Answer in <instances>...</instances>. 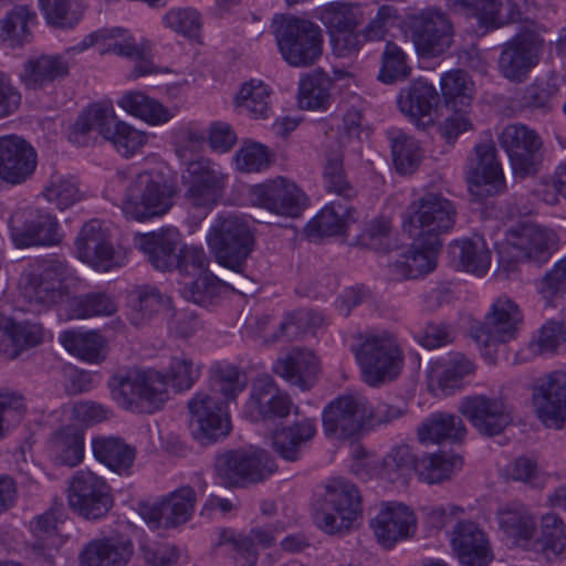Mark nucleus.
Segmentation results:
<instances>
[{"label": "nucleus", "instance_id": "nucleus-1", "mask_svg": "<svg viewBox=\"0 0 566 566\" xmlns=\"http://www.w3.org/2000/svg\"><path fill=\"white\" fill-rule=\"evenodd\" d=\"M201 376V364L190 355H172L165 373L157 369L129 370L115 375L108 381L113 399L130 411L154 412L163 407L168 398L167 385L176 391L193 387Z\"/></svg>", "mask_w": 566, "mask_h": 566}, {"label": "nucleus", "instance_id": "nucleus-2", "mask_svg": "<svg viewBox=\"0 0 566 566\" xmlns=\"http://www.w3.org/2000/svg\"><path fill=\"white\" fill-rule=\"evenodd\" d=\"M105 196L136 221L163 217L174 206L177 186L167 167L147 170L128 167L118 170L106 184Z\"/></svg>", "mask_w": 566, "mask_h": 566}, {"label": "nucleus", "instance_id": "nucleus-3", "mask_svg": "<svg viewBox=\"0 0 566 566\" xmlns=\"http://www.w3.org/2000/svg\"><path fill=\"white\" fill-rule=\"evenodd\" d=\"M315 17L326 28L333 52L339 57L355 56L366 43L382 41L398 18L396 8L381 6L367 25L359 29V12L345 2H331L317 9Z\"/></svg>", "mask_w": 566, "mask_h": 566}, {"label": "nucleus", "instance_id": "nucleus-4", "mask_svg": "<svg viewBox=\"0 0 566 566\" xmlns=\"http://www.w3.org/2000/svg\"><path fill=\"white\" fill-rule=\"evenodd\" d=\"M214 386L211 392L199 391L189 402L191 422L197 427V438L217 441L224 438L231 430L228 403L245 388L237 367L219 364L214 369Z\"/></svg>", "mask_w": 566, "mask_h": 566}, {"label": "nucleus", "instance_id": "nucleus-5", "mask_svg": "<svg viewBox=\"0 0 566 566\" xmlns=\"http://www.w3.org/2000/svg\"><path fill=\"white\" fill-rule=\"evenodd\" d=\"M91 133H97L109 142L116 153L125 158L135 156L148 142L145 132L117 118L111 102L93 103L85 108L74 123L69 138L77 145H85Z\"/></svg>", "mask_w": 566, "mask_h": 566}, {"label": "nucleus", "instance_id": "nucleus-6", "mask_svg": "<svg viewBox=\"0 0 566 566\" xmlns=\"http://www.w3.org/2000/svg\"><path fill=\"white\" fill-rule=\"evenodd\" d=\"M67 262L56 255L29 261L20 275L17 311L39 315L56 304L61 290L56 286L67 275Z\"/></svg>", "mask_w": 566, "mask_h": 566}, {"label": "nucleus", "instance_id": "nucleus-7", "mask_svg": "<svg viewBox=\"0 0 566 566\" xmlns=\"http://www.w3.org/2000/svg\"><path fill=\"white\" fill-rule=\"evenodd\" d=\"M206 241L220 265L242 273L253 251L254 233L244 217L235 212H220L213 219Z\"/></svg>", "mask_w": 566, "mask_h": 566}, {"label": "nucleus", "instance_id": "nucleus-8", "mask_svg": "<svg viewBox=\"0 0 566 566\" xmlns=\"http://www.w3.org/2000/svg\"><path fill=\"white\" fill-rule=\"evenodd\" d=\"M556 233L533 222H520L510 228L501 241L494 243L500 264L513 271L520 263H547L556 251Z\"/></svg>", "mask_w": 566, "mask_h": 566}, {"label": "nucleus", "instance_id": "nucleus-9", "mask_svg": "<svg viewBox=\"0 0 566 566\" xmlns=\"http://www.w3.org/2000/svg\"><path fill=\"white\" fill-rule=\"evenodd\" d=\"M180 180L187 205L207 216L223 199L229 185V174L220 164L200 157L185 164Z\"/></svg>", "mask_w": 566, "mask_h": 566}, {"label": "nucleus", "instance_id": "nucleus-10", "mask_svg": "<svg viewBox=\"0 0 566 566\" xmlns=\"http://www.w3.org/2000/svg\"><path fill=\"white\" fill-rule=\"evenodd\" d=\"M274 35L283 60L293 67L315 64L323 54L324 38L319 25L297 17H283Z\"/></svg>", "mask_w": 566, "mask_h": 566}, {"label": "nucleus", "instance_id": "nucleus-11", "mask_svg": "<svg viewBox=\"0 0 566 566\" xmlns=\"http://www.w3.org/2000/svg\"><path fill=\"white\" fill-rule=\"evenodd\" d=\"M400 29L420 57L440 56L452 44L453 25L448 15L437 8H424L407 14Z\"/></svg>", "mask_w": 566, "mask_h": 566}, {"label": "nucleus", "instance_id": "nucleus-12", "mask_svg": "<svg viewBox=\"0 0 566 566\" xmlns=\"http://www.w3.org/2000/svg\"><path fill=\"white\" fill-rule=\"evenodd\" d=\"M355 357L365 382L374 387L395 379L403 363L397 339L386 331L365 335L355 350Z\"/></svg>", "mask_w": 566, "mask_h": 566}, {"label": "nucleus", "instance_id": "nucleus-13", "mask_svg": "<svg viewBox=\"0 0 566 566\" xmlns=\"http://www.w3.org/2000/svg\"><path fill=\"white\" fill-rule=\"evenodd\" d=\"M454 203L439 193L428 192L413 200L405 211L402 227L411 237L440 239L455 223Z\"/></svg>", "mask_w": 566, "mask_h": 566}, {"label": "nucleus", "instance_id": "nucleus-14", "mask_svg": "<svg viewBox=\"0 0 566 566\" xmlns=\"http://www.w3.org/2000/svg\"><path fill=\"white\" fill-rule=\"evenodd\" d=\"M9 232L13 245L19 249L53 247L63 238L56 217L45 209L31 206L12 213Z\"/></svg>", "mask_w": 566, "mask_h": 566}, {"label": "nucleus", "instance_id": "nucleus-15", "mask_svg": "<svg viewBox=\"0 0 566 566\" xmlns=\"http://www.w3.org/2000/svg\"><path fill=\"white\" fill-rule=\"evenodd\" d=\"M360 512L359 491L344 479H335L326 485L322 509L315 515L317 526L328 534L349 530Z\"/></svg>", "mask_w": 566, "mask_h": 566}, {"label": "nucleus", "instance_id": "nucleus-16", "mask_svg": "<svg viewBox=\"0 0 566 566\" xmlns=\"http://www.w3.org/2000/svg\"><path fill=\"white\" fill-rule=\"evenodd\" d=\"M276 470L274 460L261 449L232 450L218 457L216 471L229 486L259 483Z\"/></svg>", "mask_w": 566, "mask_h": 566}, {"label": "nucleus", "instance_id": "nucleus-17", "mask_svg": "<svg viewBox=\"0 0 566 566\" xmlns=\"http://www.w3.org/2000/svg\"><path fill=\"white\" fill-rule=\"evenodd\" d=\"M368 400L359 394L342 395L324 407L323 430L327 438L348 440L357 438L366 428Z\"/></svg>", "mask_w": 566, "mask_h": 566}, {"label": "nucleus", "instance_id": "nucleus-18", "mask_svg": "<svg viewBox=\"0 0 566 566\" xmlns=\"http://www.w3.org/2000/svg\"><path fill=\"white\" fill-rule=\"evenodd\" d=\"M499 143L509 156L512 169L520 177L534 176L543 160V139L525 124L506 125L499 136Z\"/></svg>", "mask_w": 566, "mask_h": 566}, {"label": "nucleus", "instance_id": "nucleus-19", "mask_svg": "<svg viewBox=\"0 0 566 566\" xmlns=\"http://www.w3.org/2000/svg\"><path fill=\"white\" fill-rule=\"evenodd\" d=\"M77 258L99 272H108L126 264L127 253L114 248L107 229L99 220L86 222L75 239Z\"/></svg>", "mask_w": 566, "mask_h": 566}, {"label": "nucleus", "instance_id": "nucleus-20", "mask_svg": "<svg viewBox=\"0 0 566 566\" xmlns=\"http://www.w3.org/2000/svg\"><path fill=\"white\" fill-rule=\"evenodd\" d=\"M97 35L99 54H113L137 62L134 67L136 77L156 72L155 65L150 62L154 45L148 39L142 38L137 41L128 29L120 27L99 29Z\"/></svg>", "mask_w": 566, "mask_h": 566}, {"label": "nucleus", "instance_id": "nucleus-21", "mask_svg": "<svg viewBox=\"0 0 566 566\" xmlns=\"http://www.w3.org/2000/svg\"><path fill=\"white\" fill-rule=\"evenodd\" d=\"M70 507L87 520L103 516L111 506L112 499L104 479L91 471H77L67 489Z\"/></svg>", "mask_w": 566, "mask_h": 566}, {"label": "nucleus", "instance_id": "nucleus-22", "mask_svg": "<svg viewBox=\"0 0 566 566\" xmlns=\"http://www.w3.org/2000/svg\"><path fill=\"white\" fill-rule=\"evenodd\" d=\"M251 201L282 217L296 218L306 207V196L295 182L277 177L251 187Z\"/></svg>", "mask_w": 566, "mask_h": 566}, {"label": "nucleus", "instance_id": "nucleus-23", "mask_svg": "<svg viewBox=\"0 0 566 566\" xmlns=\"http://www.w3.org/2000/svg\"><path fill=\"white\" fill-rule=\"evenodd\" d=\"M292 406L290 396L279 388L270 375H263L253 381L243 412L253 422L274 421L286 418Z\"/></svg>", "mask_w": 566, "mask_h": 566}, {"label": "nucleus", "instance_id": "nucleus-24", "mask_svg": "<svg viewBox=\"0 0 566 566\" xmlns=\"http://www.w3.org/2000/svg\"><path fill=\"white\" fill-rule=\"evenodd\" d=\"M459 411L482 434H500L512 421L511 409L502 398L473 395L461 400Z\"/></svg>", "mask_w": 566, "mask_h": 566}, {"label": "nucleus", "instance_id": "nucleus-25", "mask_svg": "<svg viewBox=\"0 0 566 566\" xmlns=\"http://www.w3.org/2000/svg\"><path fill=\"white\" fill-rule=\"evenodd\" d=\"M533 405L545 427L559 429L566 421V373L553 371L533 389Z\"/></svg>", "mask_w": 566, "mask_h": 566}, {"label": "nucleus", "instance_id": "nucleus-26", "mask_svg": "<svg viewBox=\"0 0 566 566\" xmlns=\"http://www.w3.org/2000/svg\"><path fill=\"white\" fill-rule=\"evenodd\" d=\"M370 527L377 542L385 548H392L398 542L411 537L417 530L413 511L397 502L384 503L377 515L370 521Z\"/></svg>", "mask_w": 566, "mask_h": 566}, {"label": "nucleus", "instance_id": "nucleus-27", "mask_svg": "<svg viewBox=\"0 0 566 566\" xmlns=\"http://www.w3.org/2000/svg\"><path fill=\"white\" fill-rule=\"evenodd\" d=\"M522 319V313L512 300L499 297L492 304L484 326L476 328L473 336L485 348L495 343H506L515 338Z\"/></svg>", "mask_w": 566, "mask_h": 566}, {"label": "nucleus", "instance_id": "nucleus-28", "mask_svg": "<svg viewBox=\"0 0 566 566\" xmlns=\"http://www.w3.org/2000/svg\"><path fill=\"white\" fill-rule=\"evenodd\" d=\"M276 539L272 525L252 528L249 535L233 530H223L219 535V546L230 555L233 566H255L259 557L256 545L268 548Z\"/></svg>", "mask_w": 566, "mask_h": 566}, {"label": "nucleus", "instance_id": "nucleus-29", "mask_svg": "<svg viewBox=\"0 0 566 566\" xmlns=\"http://www.w3.org/2000/svg\"><path fill=\"white\" fill-rule=\"evenodd\" d=\"M46 337L53 336L35 318L19 319L17 316L0 315V353L8 358H15L27 348L44 342Z\"/></svg>", "mask_w": 566, "mask_h": 566}, {"label": "nucleus", "instance_id": "nucleus-30", "mask_svg": "<svg viewBox=\"0 0 566 566\" xmlns=\"http://www.w3.org/2000/svg\"><path fill=\"white\" fill-rule=\"evenodd\" d=\"M36 167V154L24 139L8 135L0 137V181L20 184Z\"/></svg>", "mask_w": 566, "mask_h": 566}, {"label": "nucleus", "instance_id": "nucleus-31", "mask_svg": "<svg viewBox=\"0 0 566 566\" xmlns=\"http://www.w3.org/2000/svg\"><path fill=\"white\" fill-rule=\"evenodd\" d=\"M451 545L462 566H488L493 559L485 533L473 522H458Z\"/></svg>", "mask_w": 566, "mask_h": 566}, {"label": "nucleus", "instance_id": "nucleus-32", "mask_svg": "<svg viewBox=\"0 0 566 566\" xmlns=\"http://www.w3.org/2000/svg\"><path fill=\"white\" fill-rule=\"evenodd\" d=\"M181 234L176 228H163L157 232L142 234L137 247L157 271H172L178 264Z\"/></svg>", "mask_w": 566, "mask_h": 566}, {"label": "nucleus", "instance_id": "nucleus-33", "mask_svg": "<svg viewBox=\"0 0 566 566\" xmlns=\"http://www.w3.org/2000/svg\"><path fill=\"white\" fill-rule=\"evenodd\" d=\"M318 369L319 360L317 356L311 350L301 348L292 349L273 365L275 375L302 390L310 389L315 384Z\"/></svg>", "mask_w": 566, "mask_h": 566}, {"label": "nucleus", "instance_id": "nucleus-34", "mask_svg": "<svg viewBox=\"0 0 566 566\" xmlns=\"http://www.w3.org/2000/svg\"><path fill=\"white\" fill-rule=\"evenodd\" d=\"M473 370V363L462 354L437 360L427 376L428 388L436 396L452 395L462 387L463 378Z\"/></svg>", "mask_w": 566, "mask_h": 566}, {"label": "nucleus", "instance_id": "nucleus-35", "mask_svg": "<svg viewBox=\"0 0 566 566\" xmlns=\"http://www.w3.org/2000/svg\"><path fill=\"white\" fill-rule=\"evenodd\" d=\"M538 63V48L530 36H516L507 42L499 59L504 77L521 81Z\"/></svg>", "mask_w": 566, "mask_h": 566}, {"label": "nucleus", "instance_id": "nucleus-36", "mask_svg": "<svg viewBox=\"0 0 566 566\" xmlns=\"http://www.w3.org/2000/svg\"><path fill=\"white\" fill-rule=\"evenodd\" d=\"M96 461L119 475H130L136 460V448L115 436H97L91 442Z\"/></svg>", "mask_w": 566, "mask_h": 566}, {"label": "nucleus", "instance_id": "nucleus-37", "mask_svg": "<svg viewBox=\"0 0 566 566\" xmlns=\"http://www.w3.org/2000/svg\"><path fill=\"white\" fill-rule=\"evenodd\" d=\"M48 453L59 465L76 467L85 455V432L74 424L56 429L48 441Z\"/></svg>", "mask_w": 566, "mask_h": 566}, {"label": "nucleus", "instance_id": "nucleus-38", "mask_svg": "<svg viewBox=\"0 0 566 566\" xmlns=\"http://www.w3.org/2000/svg\"><path fill=\"white\" fill-rule=\"evenodd\" d=\"M449 253L457 266L467 273L483 277L490 270L491 251L482 235L453 240Z\"/></svg>", "mask_w": 566, "mask_h": 566}, {"label": "nucleus", "instance_id": "nucleus-39", "mask_svg": "<svg viewBox=\"0 0 566 566\" xmlns=\"http://www.w3.org/2000/svg\"><path fill=\"white\" fill-rule=\"evenodd\" d=\"M355 213L356 211L347 201H332L307 223L306 233L310 238L343 235L355 222Z\"/></svg>", "mask_w": 566, "mask_h": 566}, {"label": "nucleus", "instance_id": "nucleus-40", "mask_svg": "<svg viewBox=\"0 0 566 566\" xmlns=\"http://www.w3.org/2000/svg\"><path fill=\"white\" fill-rule=\"evenodd\" d=\"M62 514L55 510H49L35 516L31 523L33 553L43 559H52L54 554L64 544L61 535Z\"/></svg>", "mask_w": 566, "mask_h": 566}, {"label": "nucleus", "instance_id": "nucleus-41", "mask_svg": "<svg viewBox=\"0 0 566 566\" xmlns=\"http://www.w3.org/2000/svg\"><path fill=\"white\" fill-rule=\"evenodd\" d=\"M475 156V163L468 171V181L476 187L486 186L488 192L500 191L504 187L505 179L494 143L478 144Z\"/></svg>", "mask_w": 566, "mask_h": 566}, {"label": "nucleus", "instance_id": "nucleus-42", "mask_svg": "<svg viewBox=\"0 0 566 566\" xmlns=\"http://www.w3.org/2000/svg\"><path fill=\"white\" fill-rule=\"evenodd\" d=\"M117 105L128 115L138 118L149 126H163L176 116V109L165 106L158 99L142 92L125 93Z\"/></svg>", "mask_w": 566, "mask_h": 566}, {"label": "nucleus", "instance_id": "nucleus-43", "mask_svg": "<svg viewBox=\"0 0 566 566\" xmlns=\"http://www.w3.org/2000/svg\"><path fill=\"white\" fill-rule=\"evenodd\" d=\"M441 247V239L416 237L410 250L396 262V268L406 279L426 275L436 268Z\"/></svg>", "mask_w": 566, "mask_h": 566}, {"label": "nucleus", "instance_id": "nucleus-44", "mask_svg": "<svg viewBox=\"0 0 566 566\" xmlns=\"http://www.w3.org/2000/svg\"><path fill=\"white\" fill-rule=\"evenodd\" d=\"M133 554L129 539L105 538L91 542L81 554L82 566H125Z\"/></svg>", "mask_w": 566, "mask_h": 566}, {"label": "nucleus", "instance_id": "nucleus-45", "mask_svg": "<svg viewBox=\"0 0 566 566\" xmlns=\"http://www.w3.org/2000/svg\"><path fill=\"white\" fill-rule=\"evenodd\" d=\"M467 429L458 416L448 412H433L418 428L421 443H441L442 441L460 442Z\"/></svg>", "mask_w": 566, "mask_h": 566}, {"label": "nucleus", "instance_id": "nucleus-46", "mask_svg": "<svg viewBox=\"0 0 566 566\" xmlns=\"http://www.w3.org/2000/svg\"><path fill=\"white\" fill-rule=\"evenodd\" d=\"M59 343L72 356L88 364H99L104 359L106 340L97 332L63 331L59 334Z\"/></svg>", "mask_w": 566, "mask_h": 566}, {"label": "nucleus", "instance_id": "nucleus-47", "mask_svg": "<svg viewBox=\"0 0 566 566\" xmlns=\"http://www.w3.org/2000/svg\"><path fill=\"white\" fill-rule=\"evenodd\" d=\"M316 433L313 419H303L291 426L276 430L272 437L274 451L286 461H296L303 446Z\"/></svg>", "mask_w": 566, "mask_h": 566}, {"label": "nucleus", "instance_id": "nucleus-48", "mask_svg": "<svg viewBox=\"0 0 566 566\" xmlns=\"http://www.w3.org/2000/svg\"><path fill=\"white\" fill-rule=\"evenodd\" d=\"M438 101L436 87L423 80H417L400 91L397 102L402 113L411 118L420 119L431 116Z\"/></svg>", "mask_w": 566, "mask_h": 566}, {"label": "nucleus", "instance_id": "nucleus-49", "mask_svg": "<svg viewBox=\"0 0 566 566\" xmlns=\"http://www.w3.org/2000/svg\"><path fill=\"white\" fill-rule=\"evenodd\" d=\"M535 547L548 559L566 555V523L562 516L547 512L539 517V533Z\"/></svg>", "mask_w": 566, "mask_h": 566}, {"label": "nucleus", "instance_id": "nucleus-50", "mask_svg": "<svg viewBox=\"0 0 566 566\" xmlns=\"http://www.w3.org/2000/svg\"><path fill=\"white\" fill-rule=\"evenodd\" d=\"M67 71L69 66L61 56L43 55L29 60L20 74V78L27 88L36 90L64 76Z\"/></svg>", "mask_w": 566, "mask_h": 566}, {"label": "nucleus", "instance_id": "nucleus-51", "mask_svg": "<svg viewBox=\"0 0 566 566\" xmlns=\"http://www.w3.org/2000/svg\"><path fill=\"white\" fill-rule=\"evenodd\" d=\"M130 322L139 326L153 316L169 310L170 297L160 293L156 286H138L130 295Z\"/></svg>", "mask_w": 566, "mask_h": 566}, {"label": "nucleus", "instance_id": "nucleus-52", "mask_svg": "<svg viewBox=\"0 0 566 566\" xmlns=\"http://www.w3.org/2000/svg\"><path fill=\"white\" fill-rule=\"evenodd\" d=\"M240 113L253 118L266 119L272 115L271 90L261 80L245 82L235 96Z\"/></svg>", "mask_w": 566, "mask_h": 566}, {"label": "nucleus", "instance_id": "nucleus-53", "mask_svg": "<svg viewBox=\"0 0 566 566\" xmlns=\"http://www.w3.org/2000/svg\"><path fill=\"white\" fill-rule=\"evenodd\" d=\"M499 526L515 544H527L535 532V522L521 504H507L497 512Z\"/></svg>", "mask_w": 566, "mask_h": 566}, {"label": "nucleus", "instance_id": "nucleus-54", "mask_svg": "<svg viewBox=\"0 0 566 566\" xmlns=\"http://www.w3.org/2000/svg\"><path fill=\"white\" fill-rule=\"evenodd\" d=\"M394 165L401 175L411 174L420 164L422 151L418 140L399 128L387 130Z\"/></svg>", "mask_w": 566, "mask_h": 566}, {"label": "nucleus", "instance_id": "nucleus-55", "mask_svg": "<svg viewBox=\"0 0 566 566\" xmlns=\"http://www.w3.org/2000/svg\"><path fill=\"white\" fill-rule=\"evenodd\" d=\"M331 78L322 72H313L300 80L297 102L302 109L326 111L331 105Z\"/></svg>", "mask_w": 566, "mask_h": 566}, {"label": "nucleus", "instance_id": "nucleus-56", "mask_svg": "<svg viewBox=\"0 0 566 566\" xmlns=\"http://www.w3.org/2000/svg\"><path fill=\"white\" fill-rule=\"evenodd\" d=\"M117 310L113 297L102 292L76 295L67 300V319H86L95 316H109Z\"/></svg>", "mask_w": 566, "mask_h": 566}, {"label": "nucleus", "instance_id": "nucleus-57", "mask_svg": "<svg viewBox=\"0 0 566 566\" xmlns=\"http://www.w3.org/2000/svg\"><path fill=\"white\" fill-rule=\"evenodd\" d=\"M417 469V455L408 444L394 446L381 459V479L407 483Z\"/></svg>", "mask_w": 566, "mask_h": 566}, {"label": "nucleus", "instance_id": "nucleus-58", "mask_svg": "<svg viewBox=\"0 0 566 566\" xmlns=\"http://www.w3.org/2000/svg\"><path fill=\"white\" fill-rule=\"evenodd\" d=\"M441 93L450 108H469L474 95V83L462 70L446 72L440 78Z\"/></svg>", "mask_w": 566, "mask_h": 566}, {"label": "nucleus", "instance_id": "nucleus-59", "mask_svg": "<svg viewBox=\"0 0 566 566\" xmlns=\"http://www.w3.org/2000/svg\"><path fill=\"white\" fill-rule=\"evenodd\" d=\"M36 21L35 12L28 6H15L0 20V38L11 46L22 45L30 36Z\"/></svg>", "mask_w": 566, "mask_h": 566}, {"label": "nucleus", "instance_id": "nucleus-60", "mask_svg": "<svg viewBox=\"0 0 566 566\" xmlns=\"http://www.w3.org/2000/svg\"><path fill=\"white\" fill-rule=\"evenodd\" d=\"M161 25L188 40H199L202 30L201 13L192 7H172L160 18Z\"/></svg>", "mask_w": 566, "mask_h": 566}, {"label": "nucleus", "instance_id": "nucleus-61", "mask_svg": "<svg viewBox=\"0 0 566 566\" xmlns=\"http://www.w3.org/2000/svg\"><path fill=\"white\" fill-rule=\"evenodd\" d=\"M461 465L462 460L459 457L433 453L417 458L415 474L420 481L434 484L449 479L453 470Z\"/></svg>", "mask_w": 566, "mask_h": 566}, {"label": "nucleus", "instance_id": "nucleus-62", "mask_svg": "<svg viewBox=\"0 0 566 566\" xmlns=\"http://www.w3.org/2000/svg\"><path fill=\"white\" fill-rule=\"evenodd\" d=\"M40 12L49 25L69 29L81 19L77 0H39Z\"/></svg>", "mask_w": 566, "mask_h": 566}, {"label": "nucleus", "instance_id": "nucleus-63", "mask_svg": "<svg viewBox=\"0 0 566 566\" xmlns=\"http://www.w3.org/2000/svg\"><path fill=\"white\" fill-rule=\"evenodd\" d=\"M452 9L478 20L482 27L496 29L501 11L500 0H448Z\"/></svg>", "mask_w": 566, "mask_h": 566}, {"label": "nucleus", "instance_id": "nucleus-64", "mask_svg": "<svg viewBox=\"0 0 566 566\" xmlns=\"http://www.w3.org/2000/svg\"><path fill=\"white\" fill-rule=\"evenodd\" d=\"M411 71L408 55L394 42H387L378 78L385 84L405 80Z\"/></svg>", "mask_w": 566, "mask_h": 566}]
</instances>
